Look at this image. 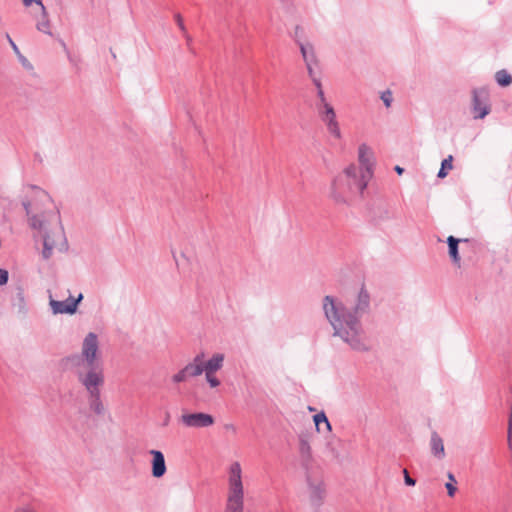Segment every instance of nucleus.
I'll return each mask as SVG.
<instances>
[{
    "label": "nucleus",
    "instance_id": "f257e3e1",
    "mask_svg": "<svg viewBox=\"0 0 512 512\" xmlns=\"http://www.w3.org/2000/svg\"><path fill=\"white\" fill-rule=\"evenodd\" d=\"M21 204L29 227L42 235L43 258L49 259L54 251H66L68 243L60 211L51 196L38 186L26 185L22 189Z\"/></svg>",
    "mask_w": 512,
    "mask_h": 512
},
{
    "label": "nucleus",
    "instance_id": "f03ea898",
    "mask_svg": "<svg viewBox=\"0 0 512 512\" xmlns=\"http://www.w3.org/2000/svg\"><path fill=\"white\" fill-rule=\"evenodd\" d=\"M322 308L333 328V336L339 337L354 351L370 350L360 321L370 311V295L364 287H361L350 306H345L341 301L327 295L323 298Z\"/></svg>",
    "mask_w": 512,
    "mask_h": 512
},
{
    "label": "nucleus",
    "instance_id": "7ed1b4c3",
    "mask_svg": "<svg viewBox=\"0 0 512 512\" xmlns=\"http://www.w3.org/2000/svg\"><path fill=\"white\" fill-rule=\"evenodd\" d=\"M99 340L94 332H89L82 342L81 354L67 358L74 367L78 382L85 388L91 411L97 415L104 413L101 400V387L104 385V372L99 362Z\"/></svg>",
    "mask_w": 512,
    "mask_h": 512
},
{
    "label": "nucleus",
    "instance_id": "20e7f679",
    "mask_svg": "<svg viewBox=\"0 0 512 512\" xmlns=\"http://www.w3.org/2000/svg\"><path fill=\"white\" fill-rule=\"evenodd\" d=\"M369 181L370 174L367 169L361 174L357 165L350 164L332 181L329 196L336 203H346L352 196L361 195Z\"/></svg>",
    "mask_w": 512,
    "mask_h": 512
},
{
    "label": "nucleus",
    "instance_id": "39448f33",
    "mask_svg": "<svg viewBox=\"0 0 512 512\" xmlns=\"http://www.w3.org/2000/svg\"><path fill=\"white\" fill-rule=\"evenodd\" d=\"M244 484L242 480V468L235 461L228 468L227 494L224 512H244Z\"/></svg>",
    "mask_w": 512,
    "mask_h": 512
},
{
    "label": "nucleus",
    "instance_id": "423d86ee",
    "mask_svg": "<svg viewBox=\"0 0 512 512\" xmlns=\"http://www.w3.org/2000/svg\"><path fill=\"white\" fill-rule=\"evenodd\" d=\"M313 84L317 89V97L319 99L318 103L316 104L318 114L321 120L325 123L328 132L336 139H340L341 131L339 124L336 120V114L334 108L326 100L321 84V79H314Z\"/></svg>",
    "mask_w": 512,
    "mask_h": 512
},
{
    "label": "nucleus",
    "instance_id": "0eeeda50",
    "mask_svg": "<svg viewBox=\"0 0 512 512\" xmlns=\"http://www.w3.org/2000/svg\"><path fill=\"white\" fill-rule=\"evenodd\" d=\"M490 111L488 91L485 88L474 89L472 92V113L474 119H483Z\"/></svg>",
    "mask_w": 512,
    "mask_h": 512
},
{
    "label": "nucleus",
    "instance_id": "6e6552de",
    "mask_svg": "<svg viewBox=\"0 0 512 512\" xmlns=\"http://www.w3.org/2000/svg\"><path fill=\"white\" fill-rule=\"evenodd\" d=\"M181 424L186 428H207L215 423L212 415L204 412L183 413L180 417Z\"/></svg>",
    "mask_w": 512,
    "mask_h": 512
},
{
    "label": "nucleus",
    "instance_id": "1a4fd4ad",
    "mask_svg": "<svg viewBox=\"0 0 512 512\" xmlns=\"http://www.w3.org/2000/svg\"><path fill=\"white\" fill-rule=\"evenodd\" d=\"M306 481L309 489V499L312 505L320 506L326 496V489L321 477H313L307 473Z\"/></svg>",
    "mask_w": 512,
    "mask_h": 512
},
{
    "label": "nucleus",
    "instance_id": "9d476101",
    "mask_svg": "<svg viewBox=\"0 0 512 512\" xmlns=\"http://www.w3.org/2000/svg\"><path fill=\"white\" fill-rule=\"evenodd\" d=\"M82 299V294H79L76 299L70 296L64 301L55 300L50 296L49 305L53 314H73L76 312L77 306Z\"/></svg>",
    "mask_w": 512,
    "mask_h": 512
},
{
    "label": "nucleus",
    "instance_id": "9b49d317",
    "mask_svg": "<svg viewBox=\"0 0 512 512\" xmlns=\"http://www.w3.org/2000/svg\"><path fill=\"white\" fill-rule=\"evenodd\" d=\"M358 161V172L363 174L364 170L367 169L371 179L373 175L374 158L371 148L365 143L361 144L358 148Z\"/></svg>",
    "mask_w": 512,
    "mask_h": 512
},
{
    "label": "nucleus",
    "instance_id": "f8f14e48",
    "mask_svg": "<svg viewBox=\"0 0 512 512\" xmlns=\"http://www.w3.org/2000/svg\"><path fill=\"white\" fill-rule=\"evenodd\" d=\"M149 454L152 456V460H151L152 476L155 478L163 477L167 471L164 454L160 450H155V449L150 450Z\"/></svg>",
    "mask_w": 512,
    "mask_h": 512
},
{
    "label": "nucleus",
    "instance_id": "ddd939ff",
    "mask_svg": "<svg viewBox=\"0 0 512 512\" xmlns=\"http://www.w3.org/2000/svg\"><path fill=\"white\" fill-rule=\"evenodd\" d=\"M305 64L318 63L314 46L310 42L296 41Z\"/></svg>",
    "mask_w": 512,
    "mask_h": 512
},
{
    "label": "nucleus",
    "instance_id": "4468645a",
    "mask_svg": "<svg viewBox=\"0 0 512 512\" xmlns=\"http://www.w3.org/2000/svg\"><path fill=\"white\" fill-rule=\"evenodd\" d=\"M430 447L432 454L438 458L443 459L445 457V448L442 438L437 432L431 434Z\"/></svg>",
    "mask_w": 512,
    "mask_h": 512
},
{
    "label": "nucleus",
    "instance_id": "2eb2a0df",
    "mask_svg": "<svg viewBox=\"0 0 512 512\" xmlns=\"http://www.w3.org/2000/svg\"><path fill=\"white\" fill-rule=\"evenodd\" d=\"M225 356L222 353H215L205 362L204 372L216 373L223 367Z\"/></svg>",
    "mask_w": 512,
    "mask_h": 512
},
{
    "label": "nucleus",
    "instance_id": "dca6fc26",
    "mask_svg": "<svg viewBox=\"0 0 512 512\" xmlns=\"http://www.w3.org/2000/svg\"><path fill=\"white\" fill-rule=\"evenodd\" d=\"M461 241L467 242V239H457L454 236H449L447 238L448 248H449V255L453 261L454 264L460 266V256L458 252V244Z\"/></svg>",
    "mask_w": 512,
    "mask_h": 512
},
{
    "label": "nucleus",
    "instance_id": "f3484780",
    "mask_svg": "<svg viewBox=\"0 0 512 512\" xmlns=\"http://www.w3.org/2000/svg\"><path fill=\"white\" fill-rule=\"evenodd\" d=\"M299 452L303 465L307 466L312 459L311 447L308 440L304 437L300 438L299 441Z\"/></svg>",
    "mask_w": 512,
    "mask_h": 512
},
{
    "label": "nucleus",
    "instance_id": "a211bd4d",
    "mask_svg": "<svg viewBox=\"0 0 512 512\" xmlns=\"http://www.w3.org/2000/svg\"><path fill=\"white\" fill-rule=\"evenodd\" d=\"M41 12L42 19L37 22L36 28L38 31L45 33L49 36H52L51 24L45 6H42Z\"/></svg>",
    "mask_w": 512,
    "mask_h": 512
},
{
    "label": "nucleus",
    "instance_id": "6ab92c4d",
    "mask_svg": "<svg viewBox=\"0 0 512 512\" xmlns=\"http://www.w3.org/2000/svg\"><path fill=\"white\" fill-rule=\"evenodd\" d=\"M495 80L498 85L506 87L512 83V76L505 69H502L496 72Z\"/></svg>",
    "mask_w": 512,
    "mask_h": 512
},
{
    "label": "nucleus",
    "instance_id": "aec40b11",
    "mask_svg": "<svg viewBox=\"0 0 512 512\" xmlns=\"http://www.w3.org/2000/svg\"><path fill=\"white\" fill-rule=\"evenodd\" d=\"M317 431H321V425L323 424L327 431L331 430L330 422L324 412L317 413L313 417Z\"/></svg>",
    "mask_w": 512,
    "mask_h": 512
},
{
    "label": "nucleus",
    "instance_id": "412c9836",
    "mask_svg": "<svg viewBox=\"0 0 512 512\" xmlns=\"http://www.w3.org/2000/svg\"><path fill=\"white\" fill-rule=\"evenodd\" d=\"M184 368L189 377H197L204 373V367L196 363L190 362Z\"/></svg>",
    "mask_w": 512,
    "mask_h": 512
},
{
    "label": "nucleus",
    "instance_id": "4be33fe9",
    "mask_svg": "<svg viewBox=\"0 0 512 512\" xmlns=\"http://www.w3.org/2000/svg\"><path fill=\"white\" fill-rule=\"evenodd\" d=\"M452 161H453V157L451 155H449L447 158H445L442 161L441 168L437 175L439 178H444L447 176L448 171L453 168Z\"/></svg>",
    "mask_w": 512,
    "mask_h": 512
},
{
    "label": "nucleus",
    "instance_id": "5701e85b",
    "mask_svg": "<svg viewBox=\"0 0 512 512\" xmlns=\"http://www.w3.org/2000/svg\"><path fill=\"white\" fill-rule=\"evenodd\" d=\"M448 479H449V482L445 484V487L447 489L448 495L450 497H453L457 490V488L455 486L456 479H455V476L451 472L448 473Z\"/></svg>",
    "mask_w": 512,
    "mask_h": 512
},
{
    "label": "nucleus",
    "instance_id": "b1692460",
    "mask_svg": "<svg viewBox=\"0 0 512 512\" xmlns=\"http://www.w3.org/2000/svg\"><path fill=\"white\" fill-rule=\"evenodd\" d=\"M204 373H205L206 381L211 388H216L221 384L220 380L217 378L215 373H212V372H204Z\"/></svg>",
    "mask_w": 512,
    "mask_h": 512
},
{
    "label": "nucleus",
    "instance_id": "393cba45",
    "mask_svg": "<svg viewBox=\"0 0 512 512\" xmlns=\"http://www.w3.org/2000/svg\"><path fill=\"white\" fill-rule=\"evenodd\" d=\"M307 68L308 75L312 82L314 83V79H321L318 75L316 68L318 67V63L305 64Z\"/></svg>",
    "mask_w": 512,
    "mask_h": 512
},
{
    "label": "nucleus",
    "instance_id": "a878e982",
    "mask_svg": "<svg viewBox=\"0 0 512 512\" xmlns=\"http://www.w3.org/2000/svg\"><path fill=\"white\" fill-rule=\"evenodd\" d=\"M189 378L187 372H185V368L178 371L176 374L172 376V381L174 383H181L186 381Z\"/></svg>",
    "mask_w": 512,
    "mask_h": 512
},
{
    "label": "nucleus",
    "instance_id": "bb28decb",
    "mask_svg": "<svg viewBox=\"0 0 512 512\" xmlns=\"http://www.w3.org/2000/svg\"><path fill=\"white\" fill-rule=\"evenodd\" d=\"M381 100L383 101L384 105L389 108L393 101L392 92L390 90H385L380 95Z\"/></svg>",
    "mask_w": 512,
    "mask_h": 512
},
{
    "label": "nucleus",
    "instance_id": "cd10ccee",
    "mask_svg": "<svg viewBox=\"0 0 512 512\" xmlns=\"http://www.w3.org/2000/svg\"><path fill=\"white\" fill-rule=\"evenodd\" d=\"M174 19H175V21H176L180 31L182 32V34H186L187 30H186V26L184 24V21H183V18L181 16V14L180 13H176L174 15Z\"/></svg>",
    "mask_w": 512,
    "mask_h": 512
},
{
    "label": "nucleus",
    "instance_id": "c85d7f7f",
    "mask_svg": "<svg viewBox=\"0 0 512 512\" xmlns=\"http://www.w3.org/2000/svg\"><path fill=\"white\" fill-rule=\"evenodd\" d=\"M404 474V482L408 486H414L416 484V480L410 477L408 471L406 469L403 470Z\"/></svg>",
    "mask_w": 512,
    "mask_h": 512
},
{
    "label": "nucleus",
    "instance_id": "c756f323",
    "mask_svg": "<svg viewBox=\"0 0 512 512\" xmlns=\"http://www.w3.org/2000/svg\"><path fill=\"white\" fill-rule=\"evenodd\" d=\"M8 278V271L0 268V286L6 284L8 282Z\"/></svg>",
    "mask_w": 512,
    "mask_h": 512
},
{
    "label": "nucleus",
    "instance_id": "7c9ffc66",
    "mask_svg": "<svg viewBox=\"0 0 512 512\" xmlns=\"http://www.w3.org/2000/svg\"><path fill=\"white\" fill-rule=\"evenodd\" d=\"M507 443L509 450L512 452V422H508Z\"/></svg>",
    "mask_w": 512,
    "mask_h": 512
},
{
    "label": "nucleus",
    "instance_id": "2f4dec72",
    "mask_svg": "<svg viewBox=\"0 0 512 512\" xmlns=\"http://www.w3.org/2000/svg\"><path fill=\"white\" fill-rule=\"evenodd\" d=\"M192 363H196L200 366H205V362H204V353H199L197 354L194 358H193V361Z\"/></svg>",
    "mask_w": 512,
    "mask_h": 512
},
{
    "label": "nucleus",
    "instance_id": "473e14b6",
    "mask_svg": "<svg viewBox=\"0 0 512 512\" xmlns=\"http://www.w3.org/2000/svg\"><path fill=\"white\" fill-rule=\"evenodd\" d=\"M22 2L24 4V6H26V7H29L32 3H36L37 5L40 6L41 9H42V6H44L42 3V0H22Z\"/></svg>",
    "mask_w": 512,
    "mask_h": 512
},
{
    "label": "nucleus",
    "instance_id": "72a5a7b5",
    "mask_svg": "<svg viewBox=\"0 0 512 512\" xmlns=\"http://www.w3.org/2000/svg\"><path fill=\"white\" fill-rule=\"evenodd\" d=\"M14 512H36L33 508L29 506L18 507L14 510Z\"/></svg>",
    "mask_w": 512,
    "mask_h": 512
},
{
    "label": "nucleus",
    "instance_id": "f704fd0d",
    "mask_svg": "<svg viewBox=\"0 0 512 512\" xmlns=\"http://www.w3.org/2000/svg\"><path fill=\"white\" fill-rule=\"evenodd\" d=\"M183 36L185 37L186 39V42H187V45H190L191 42H192V37L188 34V32L186 31V34H183Z\"/></svg>",
    "mask_w": 512,
    "mask_h": 512
},
{
    "label": "nucleus",
    "instance_id": "c9c22d12",
    "mask_svg": "<svg viewBox=\"0 0 512 512\" xmlns=\"http://www.w3.org/2000/svg\"><path fill=\"white\" fill-rule=\"evenodd\" d=\"M22 64L24 65V67H26L27 69H32V65L26 60V59H22Z\"/></svg>",
    "mask_w": 512,
    "mask_h": 512
},
{
    "label": "nucleus",
    "instance_id": "e433bc0d",
    "mask_svg": "<svg viewBox=\"0 0 512 512\" xmlns=\"http://www.w3.org/2000/svg\"><path fill=\"white\" fill-rule=\"evenodd\" d=\"M394 170L396 171L397 174L401 175L403 172H404V169L400 166H395Z\"/></svg>",
    "mask_w": 512,
    "mask_h": 512
},
{
    "label": "nucleus",
    "instance_id": "4c0bfd02",
    "mask_svg": "<svg viewBox=\"0 0 512 512\" xmlns=\"http://www.w3.org/2000/svg\"><path fill=\"white\" fill-rule=\"evenodd\" d=\"M10 42H11V44H12L13 48H14L15 50H17V46H16V44H14V42H13L11 39H10Z\"/></svg>",
    "mask_w": 512,
    "mask_h": 512
}]
</instances>
